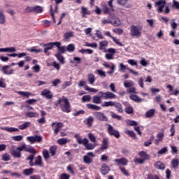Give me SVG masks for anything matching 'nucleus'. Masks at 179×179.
Segmentation results:
<instances>
[{"instance_id": "nucleus-43", "label": "nucleus", "mask_w": 179, "mask_h": 179, "mask_svg": "<svg viewBox=\"0 0 179 179\" xmlns=\"http://www.w3.org/2000/svg\"><path fill=\"white\" fill-rule=\"evenodd\" d=\"M125 122L127 125H129V127H136V125H138V122L134 120H126Z\"/></svg>"}, {"instance_id": "nucleus-25", "label": "nucleus", "mask_w": 179, "mask_h": 179, "mask_svg": "<svg viewBox=\"0 0 179 179\" xmlns=\"http://www.w3.org/2000/svg\"><path fill=\"white\" fill-rule=\"evenodd\" d=\"M163 138H164V133H158L157 134V139L155 141V145H157L159 142H162V141H163Z\"/></svg>"}, {"instance_id": "nucleus-16", "label": "nucleus", "mask_w": 179, "mask_h": 179, "mask_svg": "<svg viewBox=\"0 0 179 179\" xmlns=\"http://www.w3.org/2000/svg\"><path fill=\"white\" fill-rule=\"evenodd\" d=\"M107 45H108V41H101V42H99V50L101 51H103V52H107V49L106 48V47H107Z\"/></svg>"}, {"instance_id": "nucleus-36", "label": "nucleus", "mask_w": 179, "mask_h": 179, "mask_svg": "<svg viewBox=\"0 0 179 179\" xmlns=\"http://www.w3.org/2000/svg\"><path fill=\"white\" fill-rule=\"evenodd\" d=\"M83 161H84V163H86V164H90L93 163V158L91 157H89V155H85L83 157Z\"/></svg>"}, {"instance_id": "nucleus-39", "label": "nucleus", "mask_w": 179, "mask_h": 179, "mask_svg": "<svg viewBox=\"0 0 179 179\" xmlns=\"http://www.w3.org/2000/svg\"><path fill=\"white\" fill-rule=\"evenodd\" d=\"M26 115L29 118H34L38 117L40 115L37 112H28L26 113Z\"/></svg>"}, {"instance_id": "nucleus-34", "label": "nucleus", "mask_w": 179, "mask_h": 179, "mask_svg": "<svg viewBox=\"0 0 179 179\" xmlns=\"http://www.w3.org/2000/svg\"><path fill=\"white\" fill-rule=\"evenodd\" d=\"M33 173H34V169L33 168L27 169L22 171L24 176H31Z\"/></svg>"}, {"instance_id": "nucleus-9", "label": "nucleus", "mask_w": 179, "mask_h": 179, "mask_svg": "<svg viewBox=\"0 0 179 179\" xmlns=\"http://www.w3.org/2000/svg\"><path fill=\"white\" fill-rule=\"evenodd\" d=\"M99 94H101V97L102 99H104V100H107L108 99H117V95H115L114 93L111 92H99Z\"/></svg>"}, {"instance_id": "nucleus-31", "label": "nucleus", "mask_w": 179, "mask_h": 179, "mask_svg": "<svg viewBox=\"0 0 179 179\" xmlns=\"http://www.w3.org/2000/svg\"><path fill=\"white\" fill-rule=\"evenodd\" d=\"M155 168L158 170H164L165 169L164 164L162 162H157L154 164Z\"/></svg>"}, {"instance_id": "nucleus-46", "label": "nucleus", "mask_w": 179, "mask_h": 179, "mask_svg": "<svg viewBox=\"0 0 179 179\" xmlns=\"http://www.w3.org/2000/svg\"><path fill=\"white\" fill-rule=\"evenodd\" d=\"M124 87H134V84L132 80H125L124 81Z\"/></svg>"}, {"instance_id": "nucleus-19", "label": "nucleus", "mask_w": 179, "mask_h": 179, "mask_svg": "<svg viewBox=\"0 0 179 179\" xmlns=\"http://www.w3.org/2000/svg\"><path fill=\"white\" fill-rule=\"evenodd\" d=\"M56 47L59 52V54H64L66 51V48L65 46H62L61 43L56 42Z\"/></svg>"}, {"instance_id": "nucleus-58", "label": "nucleus", "mask_w": 179, "mask_h": 179, "mask_svg": "<svg viewBox=\"0 0 179 179\" xmlns=\"http://www.w3.org/2000/svg\"><path fill=\"white\" fill-rule=\"evenodd\" d=\"M3 162H9L10 160V155L9 154H4L1 157Z\"/></svg>"}, {"instance_id": "nucleus-24", "label": "nucleus", "mask_w": 179, "mask_h": 179, "mask_svg": "<svg viewBox=\"0 0 179 179\" xmlns=\"http://www.w3.org/2000/svg\"><path fill=\"white\" fill-rule=\"evenodd\" d=\"M0 129L7 132H19V129L15 127H0Z\"/></svg>"}, {"instance_id": "nucleus-53", "label": "nucleus", "mask_w": 179, "mask_h": 179, "mask_svg": "<svg viewBox=\"0 0 179 179\" xmlns=\"http://www.w3.org/2000/svg\"><path fill=\"white\" fill-rule=\"evenodd\" d=\"M85 90H87V92H90L91 93H97L99 90H96L95 88L90 87L87 85L85 86Z\"/></svg>"}, {"instance_id": "nucleus-11", "label": "nucleus", "mask_w": 179, "mask_h": 179, "mask_svg": "<svg viewBox=\"0 0 179 179\" xmlns=\"http://www.w3.org/2000/svg\"><path fill=\"white\" fill-rule=\"evenodd\" d=\"M108 133L109 135H113L115 138H120V131L114 129V127L110 124H108Z\"/></svg>"}, {"instance_id": "nucleus-15", "label": "nucleus", "mask_w": 179, "mask_h": 179, "mask_svg": "<svg viewBox=\"0 0 179 179\" xmlns=\"http://www.w3.org/2000/svg\"><path fill=\"white\" fill-rule=\"evenodd\" d=\"M54 45L57 46V42H51V43H49L48 44H45L44 45V47H45V48H44L45 54H48V50H52V48H54Z\"/></svg>"}, {"instance_id": "nucleus-37", "label": "nucleus", "mask_w": 179, "mask_h": 179, "mask_svg": "<svg viewBox=\"0 0 179 179\" xmlns=\"http://www.w3.org/2000/svg\"><path fill=\"white\" fill-rule=\"evenodd\" d=\"M110 21L111 24L113 26H120V24H121V20L116 17H113L112 20H110Z\"/></svg>"}, {"instance_id": "nucleus-44", "label": "nucleus", "mask_w": 179, "mask_h": 179, "mask_svg": "<svg viewBox=\"0 0 179 179\" xmlns=\"http://www.w3.org/2000/svg\"><path fill=\"white\" fill-rule=\"evenodd\" d=\"M96 72L100 78H106L107 76V73H106V71L101 70V69H96Z\"/></svg>"}, {"instance_id": "nucleus-17", "label": "nucleus", "mask_w": 179, "mask_h": 179, "mask_svg": "<svg viewBox=\"0 0 179 179\" xmlns=\"http://www.w3.org/2000/svg\"><path fill=\"white\" fill-rule=\"evenodd\" d=\"M106 149H108V138H103L101 141L100 150H106Z\"/></svg>"}, {"instance_id": "nucleus-18", "label": "nucleus", "mask_w": 179, "mask_h": 179, "mask_svg": "<svg viewBox=\"0 0 179 179\" xmlns=\"http://www.w3.org/2000/svg\"><path fill=\"white\" fill-rule=\"evenodd\" d=\"M110 172V166H107L106 164H103L101 167V173L103 176H106L108 173Z\"/></svg>"}, {"instance_id": "nucleus-2", "label": "nucleus", "mask_w": 179, "mask_h": 179, "mask_svg": "<svg viewBox=\"0 0 179 179\" xmlns=\"http://www.w3.org/2000/svg\"><path fill=\"white\" fill-rule=\"evenodd\" d=\"M74 138H76L78 143H79L80 145H84L87 150H93V149H94V148L97 146V144L96 143H90L89 140L87 138L82 139V137H80L79 134H75Z\"/></svg>"}, {"instance_id": "nucleus-27", "label": "nucleus", "mask_w": 179, "mask_h": 179, "mask_svg": "<svg viewBox=\"0 0 179 179\" xmlns=\"http://www.w3.org/2000/svg\"><path fill=\"white\" fill-rule=\"evenodd\" d=\"M124 134H127V135H129V136H130L131 138H134V139H136V134L132 130L125 129H124Z\"/></svg>"}, {"instance_id": "nucleus-41", "label": "nucleus", "mask_w": 179, "mask_h": 179, "mask_svg": "<svg viewBox=\"0 0 179 179\" xmlns=\"http://www.w3.org/2000/svg\"><path fill=\"white\" fill-rule=\"evenodd\" d=\"M29 52H35L36 54H40V52H43V50L37 49L36 47H33L31 48L27 49Z\"/></svg>"}, {"instance_id": "nucleus-60", "label": "nucleus", "mask_w": 179, "mask_h": 179, "mask_svg": "<svg viewBox=\"0 0 179 179\" xmlns=\"http://www.w3.org/2000/svg\"><path fill=\"white\" fill-rule=\"evenodd\" d=\"M178 24H177V22H176V20L173 19L171 21V29H173V30H176V29L178 27Z\"/></svg>"}, {"instance_id": "nucleus-10", "label": "nucleus", "mask_w": 179, "mask_h": 179, "mask_svg": "<svg viewBox=\"0 0 179 179\" xmlns=\"http://www.w3.org/2000/svg\"><path fill=\"white\" fill-rule=\"evenodd\" d=\"M116 52L117 51L115 50V48H110L108 49V50H106V52H108V53L105 54V58L106 59H108V61L113 59L114 55Z\"/></svg>"}, {"instance_id": "nucleus-13", "label": "nucleus", "mask_w": 179, "mask_h": 179, "mask_svg": "<svg viewBox=\"0 0 179 179\" xmlns=\"http://www.w3.org/2000/svg\"><path fill=\"white\" fill-rule=\"evenodd\" d=\"M114 162L117 166H128L129 162L125 157L115 159Z\"/></svg>"}, {"instance_id": "nucleus-49", "label": "nucleus", "mask_w": 179, "mask_h": 179, "mask_svg": "<svg viewBox=\"0 0 179 179\" xmlns=\"http://www.w3.org/2000/svg\"><path fill=\"white\" fill-rule=\"evenodd\" d=\"M114 101H105L103 103V104L101 105L102 107H113L114 106Z\"/></svg>"}, {"instance_id": "nucleus-51", "label": "nucleus", "mask_w": 179, "mask_h": 179, "mask_svg": "<svg viewBox=\"0 0 179 179\" xmlns=\"http://www.w3.org/2000/svg\"><path fill=\"white\" fill-rule=\"evenodd\" d=\"M57 152V147L52 146L49 149V153L50 154V156H55V153Z\"/></svg>"}, {"instance_id": "nucleus-26", "label": "nucleus", "mask_w": 179, "mask_h": 179, "mask_svg": "<svg viewBox=\"0 0 179 179\" xmlns=\"http://www.w3.org/2000/svg\"><path fill=\"white\" fill-rule=\"evenodd\" d=\"M113 106L115 107V109L118 113H124V110L122 109V105H121V103H120L119 102H115L113 103Z\"/></svg>"}, {"instance_id": "nucleus-55", "label": "nucleus", "mask_w": 179, "mask_h": 179, "mask_svg": "<svg viewBox=\"0 0 179 179\" xmlns=\"http://www.w3.org/2000/svg\"><path fill=\"white\" fill-rule=\"evenodd\" d=\"M43 10V7L40 6H34V12H35L36 13H41Z\"/></svg>"}, {"instance_id": "nucleus-29", "label": "nucleus", "mask_w": 179, "mask_h": 179, "mask_svg": "<svg viewBox=\"0 0 179 179\" xmlns=\"http://www.w3.org/2000/svg\"><path fill=\"white\" fill-rule=\"evenodd\" d=\"M129 99H131L133 101H136V103H141V101L143 100L141 97H139L138 95H135V94H131L129 96Z\"/></svg>"}, {"instance_id": "nucleus-30", "label": "nucleus", "mask_w": 179, "mask_h": 179, "mask_svg": "<svg viewBox=\"0 0 179 179\" xmlns=\"http://www.w3.org/2000/svg\"><path fill=\"white\" fill-rule=\"evenodd\" d=\"M87 107L90 110H94L95 111H99V110H101V107H100L99 106L93 105L92 103L87 104Z\"/></svg>"}, {"instance_id": "nucleus-59", "label": "nucleus", "mask_w": 179, "mask_h": 179, "mask_svg": "<svg viewBox=\"0 0 179 179\" xmlns=\"http://www.w3.org/2000/svg\"><path fill=\"white\" fill-rule=\"evenodd\" d=\"M27 160H29V166H31V167H33V166H34V163H33V160H34V155H31L27 157Z\"/></svg>"}, {"instance_id": "nucleus-64", "label": "nucleus", "mask_w": 179, "mask_h": 179, "mask_svg": "<svg viewBox=\"0 0 179 179\" xmlns=\"http://www.w3.org/2000/svg\"><path fill=\"white\" fill-rule=\"evenodd\" d=\"M165 153H167L166 147H164L163 148L158 151V155H159L160 156H162V155H165Z\"/></svg>"}, {"instance_id": "nucleus-32", "label": "nucleus", "mask_w": 179, "mask_h": 179, "mask_svg": "<svg viewBox=\"0 0 179 179\" xmlns=\"http://www.w3.org/2000/svg\"><path fill=\"white\" fill-rule=\"evenodd\" d=\"M6 23V17L3 13V10H0V24H5Z\"/></svg>"}, {"instance_id": "nucleus-3", "label": "nucleus", "mask_w": 179, "mask_h": 179, "mask_svg": "<svg viewBox=\"0 0 179 179\" xmlns=\"http://www.w3.org/2000/svg\"><path fill=\"white\" fill-rule=\"evenodd\" d=\"M57 104L60 105L62 110L64 113H71V105H69V101L68 99L63 97L57 101Z\"/></svg>"}, {"instance_id": "nucleus-40", "label": "nucleus", "mask_w": 179, "mask_h": 179, "mask_svg": "<svg viewBox=\"0 0 179 179\" xmlns=\"http://www.w3.org/2000/svg\"><path fill=\"white\" fill-rule=\"evenodd\" d=\"M31 124V123L30 122H25L22 124L19 125L18 128L22 130L26 129V128H29V127H30Z\"/></svg>"}, {"instance_id": "nucleus-35", "label": "nucleus", "mask_w": 179, "mask_h": 179, "mask_svg": "<svg viewBox=\"0 0 179 179\" xmlns=\"http://www.w3.org/2000/svg\"><path fill=\"white\" fill-rule=\"evenodd\" d=\"M17 94H20V96H22V97H26L27 99H29L30 96H31V94L29 92H24V91H18Z\"/></svg>"}, {"instance_id": "nucleus-42", "label": "nucleus", "mask_w": 179, "mask_h": 179, "mask_svg": "<svg viewBox=\"0 0 179 179\" xmlns=\"http://www.w3.org/2000/svg\"><path fill=\"white\" fill-rule=\"evenodd\" d=\"M35 165L39 166V167H42L43 166V159H41V156H38L35 161Z\"/></svg>"}, {"instance_id": "nucleus-48", "label": "nucleus", "mask_w": 179, "mask_h": 179, "mask_svg": "<svg viewBox=\"0 0 179 179\" xmlns=\"http://www.w3.org/2000/svg\"><path fill=\"white\" fill-rule=\"evenodd\" d=\"M128 69H129V68H128V66H125V64H124L123 63H121L119 65L120 72H125V71H128Z\"/></svg>"}, {"instance_id": "nucleus-12", "label": "nucleus", "mask_w": 179, "mask_h": 179, "mask_svg": "<svg viewBox=\"0 0 179 179\" xmlns=\"http://www.w3.org/2000/svg\"><path fill=\"white\" fill-rule=\"evenodd\" d=\"M94 115L99 121H108V118L107 117V116L101 112H95L94 113Z\"/></svg>"}, {"instance_id": "nucleus-23", "label": "nucleus", "mask_w": 179, "mask_h": 179, "mask_svg": "<svg viewBox=\"0 0 179 179\" xmlns=\"http://www.w3.org/2000/svg\"><path fill=\"white\" fill-rule=\"evenodd\" d=\"M92 12L89 10V9L85 6L81 7V14L83 17H86L87 15H90Z\"/></svg>"}, {"instance_id": "nucleus-47", "label": "nucleus", "mask_w": 179, "mask_h": 179, "mask_svg": "<svg viewBox=\"0 0 179 179\" xmlns=\"http://www.w3.org/2000/svg\"><path fill=\"white\" fill-rule=\"evenodd\" d=\"M66 51H68L69 52H73V51H75V45L72 43L68 45L66 48Z\"/></svg>"}, {"instance_id": "nucleus-4", "label": "nucleus", "mask_w": 179, "mask_h": 179, "mask_svg": "<svg viewBox=\"0 0 179 179\" xmlns=\"http://www.w3.org/2000/svg\"><path fill=\"white\" fill-rule=\"evenodd\" d=\"M157 12L162 13V12H165V13H169L170 12V9L168 6H166L165 0H159L155 3Z\"/></svg>"}, {"instance_id": "nucleus-62", "label": "nucleus", "mask_w": 179, "mask_h": 179, "mask_svg": "<svg viewBox=\"0 0 179 179\" xmlns=\"http://www.w3.org/2000/svg\"><path fill=\"white\" fill-rule=\"evenodd\" d=\"M72 85V81H64L62 85V89H66L68 86H71Z\"/></svg>"}, {"instance_id": "nucleus-7", "label": "nucleus", "mask_w": 179, "mask_h": 179, "mask_svg": "<svg viewBox=\"0 0 179 179\" xmlns=\"http://www.w3.org/2000/svg\"><path fill=\"white\" fill-rule=\"evenodd\" d=\"M51 127L53 129V131H54L55 135H57V134H58V132H59V131H61V128H64V123L53 122L51 124Z\"/></svg>"}, {"instance_id": "nucleus-61", "label": "nucleus", "mask_w": 179, "mask_h": 179, "mask_svg": "<svg viewBox=\"0 0 179 179\" xmlns=\"http://www.w3.org/2000/svg\"><path fill=\"white\" fill-rule=\"evenodd\" d=\"M79 52H81V54H85V52H87V54H93L94 51L91 49H81L79 50Z\"/></svg>"}, {"instance_id": "nucleus-57", "label": "nucleus", "mask_w": 179, "mask_h": 179, "mask_svg": "<svg viewBox=\"0 0 179 179\" xmlns=\"http://www.w3.org/2000/svg\"><path fill=\"white\" fill-rule=\"evenodd\" d=\"M82 103H86V101H90L92 96L90 95H85L82 97Z\"/></svg>"}, {"instance_id": "nucleus-5", "label": "nucleus", "mask_w": 179, "mask_h": 179, "mask_svg": "<svg viewBox=\"0 0 179 179\" xmlns=\"http://www.w3.org/2000/svg\"><path fill=\"white\" fill-rule=\"evenodd\" d=\"M130 36L139 38L142 36V27L136 25L130 26Z\"/></svg>"}, {"instance_id": "nucleus-50", "label": "nucleus", "mask_w": 179, "mask_h": 179, "mask_svg": "<svg viewBox=\"0 0 179 179\" xmlns=\"http://www.w3.org/2000/svg\"><path fill=\"white\" fill-rule=\"evenodd\" d=\"M55 57L61 64H65V58H64V56L61 55V53L55 55Z\"/></svg>"}, {"instance_id": "nucleus-21", "label": "nucleus", "mask_w": 179, "mask_h": 179, "mask_svg": "<svg viewBox=\"0 0 179 179\" xmlns=\"http://www.w3.org/2000/svg\"><path fill=\"white\" fill-rule=\"evenodd\" d=\"M87 80L90 85H94V82H96V76L92 73L88 74Z\"/></svg>"}, {"instance_id": "nucleus-1", "label": "nucleus", "mask_w": 179, "mask_h": 179, "mask_svg": "<svg viewBox=\"0 0 179 179\" xmlns=\"http://www.w3.org/2000/svg\"><path fill=\"white\" fill-rule=\"evenodd\" d=\"M22 152H29V153H32V155H36V150L31 145L23 144L15 150H12L10 154L15 159H20V157H22Z\"/></svg>"}, {"instance_id": "nucleus-54", "label": "nucleus", "mask_w": 179, "mask_h": 179, "mask_svg": "<svg viewBox=\"0 0 179 179\" xmlns=\"http://www.w3.org/2000/svg\"><path fill=\"white\" fill-rule=\"evenodd\" d=\"M110 114L112 118H114L115 120H117L118 121H120V120H122V117L120 115L115 114L113 111L110 112Z\"/></svg>"}, {"instance_id": "nucleus-33", "label": "nucleus", "mask_w": 179, "mask_h": 179, "mask_svg": "<svg viewBox=\"0 0 179 179\" xmlns=\"http://www.w3.org/2000/svg\"><path fill=\"white\" fill-rule=\"evenodd\" d=\"M178 164H179L178 158L173 159L171 162V169H177V167H178Z\"/></svg>"}, {"instance_id": "nucleus-63", "label": "nucleus", "mask_w": 179, "mask_h": 179, "mask_svg": "<svg viewBox=\"0 0 179 179\" xmlns=\"http://www.w3.org/2000/svg\"><path fill=\"white\" fill-rule=\"evenodd\" d=\"M88 138L91 141V142L96 143V136L93 134L92 133H90L88 134Z\"/></svg>"}, {"instance_id": "nucleus-38", "label": "nucleus", "mask_w": 179, "mask_h": 179, "mask_svg": "<svg viewBox=\"0 0 179 179\" xmlns=\"http://www.w3.org/2000/svg\"><path fill=\"white\" fill-rule=\"evenodd\" d=\"M93 121H94V118L92 116L88 117L85 120V124L87 127H92V124H93Z\"/></svg>"}, {"instance_id": "nucleus-28", "label": "nucleus", "mask_w": 179, "mask_h": 179, "mask_svg": "<svg viewBox=\"0 0 179 179\" xmlns=\"http://www.w3.org/2000/svg\"><path fill=\"white\" fill-rule=\"evenodd\" d=\"M57 143L59 145H66V143H69V142H71V141L66 138H59L57 141Z\"/></svg>"}, {"instance_id": "nucleus-22", "label": "nucleus", "mask_w": 179, "mask_h": 179, "mask_svg": "<svg viewBox=\"0 0 179 179\" xmlns=\"http://www.w3.org/2000/svg\"><path fill=\"white\" fill-rule=\"evenodd\" d=\"M8 68H9V66H5L2 68L3 73L5 75H13L15 73V70L11 69V70H8Z\"/></svg>"}, {"instance_id": "nucleus-14", "label": "nucleus", "mask_w": 179, "mask_h": 179, "mask_svg": "<svg viewBox=\"0 0 179 179\" xmlns=\"http://www.w3.org/2000/svg\"><path fill=\"white\" fill-rule=\"evenodd\" d=\"M105 36H107L108 37H110L112 38L113 41H114L120 47H124V45L120 41V40H118L117 38L113 36L111 33H110V31H106Z\"/></svg>"}, {"instance_id": "nucleus-8", "label": "nucleus", "mask_w": 179, "mask_h": 179, "mask_svg": "<svg viewBox=\"0 0 179 179\" xmlns=\"http://www.w3.org/2000/svg\"><path fill=\"white\" fill-rule=\"evenodd\" d=\"M27 141L29 142L31 144L36 143V142L40 143V142L43 141V136L37 135L28 136L27 137Z\"/></svg>"}, {"instance_id": "nucleus-20", "label": "nucleus", "mask_w": 179, "mask_h": 179, "mask_svg": "<svg viewBox=\"0 0 179 179\" xmlns=\"http://www.w3.org/2000/svg\"><path fill=\"white\" fill-rule=\"evenodd\" d=\"M41 96H45L46 99H52V94H51V91L47 89L43 90L41 92Z\"/></svg>"}, {"instance_id": "nucleus-6", "label": "nucleus", "mask_w": 179, "mask_h": 179, "mask_svg": "<svg viewBox=\"0 0 179 179\" xmlns=\"http://www.w3.org/2000/svg\"><path fill=\"white\" fill-rule=\"evenodd\" d=\"M138 155L141 158L134 159V163H138V164H143L146 160H149V159H150V155L145 151L139 152Z\"/></svg>"}, {"instance_id": "nucleus-56", "label": "nucleus", "mask_w": 179, "mask_h": 179, "mask_svg": "<svg viewBox=\"0 0 179 179\" xmlns=\"http://www.w3.org/2000/svg\"><path fill=\"white\" fill-rule=\"evenodd\" d=\"M43 156L45 160H48L50 159V152L46 149H44L43 150Z\"/></svg>"}, {"instance_id": "nucleus-45", "label": "nucleus", "mask_w": 179, "mask_h": 179, "mask_svg": "<svg viewBox=\"0 0 179 179\" xmlns=\"http://www.w3.org/2000/svg\"><path fill=\"white\" fill-rule=\"evenodd\" d=\"M93 103H95V104H100L101 103V96H99L97 95H95L92 98Z\"/></svg>"}, {"instance_id": "nucleus-52", "label": "nucleus", "mask_w": 179, "mask_h": 179, "mask_svg": "<svg viewBox=\"0 0 179 179\" xmlns=\"http://www.w3.org/2000/svg\"><path fill=\"white\" fill-rule=\"evenodd\" d=\"M154 114H155V109H150L145 113V117L147 118H150L151 117H153Z\"/></svg>"}]
</instances>
